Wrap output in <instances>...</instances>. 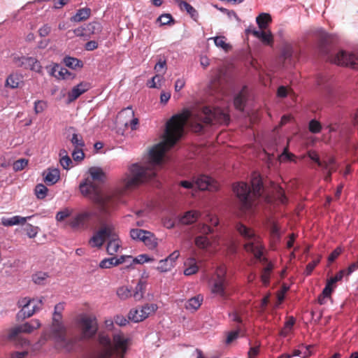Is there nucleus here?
<instances>
[{
  "instance_id": "44",
  "label": "nucleus",
  "mask_w": 358,
  "mask_h": 358,
  "mask_svg": "<svg viewBox=\"0 0 358 358\" xmlns=\"http://www.w3.org/2000/svg\"><path fill=\"white\" fill-rule=\"evenodd\" d=\"M34 191L36 197L39 199H43L47 196L48 189L43 184H38Z\"/></svg>"
},
{
  "instance_id": "55",
  "label": "nucleus",
  "mask_w": 358,
  "mask_h": 358,
  "mask_svg": "<svg viewBox=\"0 0 358 358\" xmlns=\"http://www.w3.org/2000/svg\"><path fill=\"white\" fill-rule=\"evenodd\" d=\"M157 21H159L162 25H166L173 21V17L171 14H162L157 18Z\"/></svg>"
},
{
  "instance_id": "19",
  "label": "nucleus",
  "mask_w": 358,
  "mask_h": 358,
  "mask_svg": "<svg viewBox=\"0 0 358 358\" xmlns=\"http://www.w3.org/2000/svg\"><path fill=\"white\" fill-rule=\"evenodd\" d=\"M23 83V76L17 72L11 73L6 78L5 87L10 89H16Z\"/></svg>"
},
{
  "instance_id": "53",
  "label": "nucleus",
  "mask_w": 358,
  "mask_h": 358,
  "mask_svg": "<svg viewBox=\"0 0 358 358\" xmlns=\"http://www.w3.org/2000/svg\"><path fill=\"white\" fill-rule=\"evenodd\" d=\"M345 273V270H341L338 273H337L336 274L335 276L330 278L327 280V282L334 286L337 282L342 280Z\"/></svg>"
},
{
  "instance_id": "54",
  "label": "nucleus",
  "mask_w": 358,
  "mask_h": 358,
  "mask_svg": "<svg viewBox=\"0 0 358 358\" xmlns=\"http://www.w3.org/2000/svg\"><path fill=\"white\" fill-rule=\"evenodd\" d=\"M33 303H34V299H31L29 298L24 297L22 299H20L18 301L17 306L19 308H21L22 309H23L25 307L31 306Z\"/></svg>"
},
{
  "instance_id": "39",
  "label": "nucleus",
  "mask_w": 358,
  "mask_h": 358,
  "mask_svg": "<svg viewBox=\"0 0 358 358\" xmlns=\"http://www.w3.org/2000/svg\"><path fill=\"white\" fill-rule=\"evenodd\" d=\"M117 294L122 300L127 299L133 296L131 289L125 286L119 287L117 290Z\"/></svg>"
},
{
  "instance_id": "2",
  "label": "nucleus",
  "mask_w": 358,
  "mask_h": 358,
  "mask_svg": "<svg viewBox=\"0 0 358 358\" xmlns=\"http://www.w3.org/2000/svg\"><path fill=\"white\" fill-rule=\"evenodd\" d=\"M81 194L88 197L96 206L97 212L87 208L83 210L68 220L67 224L73 230L85 229L90 221L96 217L101 220L115 210L119 203L120 194L117 192H103L98 186L89 179L79 185Z\"/></svg>"
},
{
  "instance_id": "7",
  "label": "nucleus",
  "mask_w": 358,
  "mask_h": 358,
  "mask_svg": "<svg viewBox=\"0 0 358 358\" xmlns=\"http://www.w3.org/2000/svg\"><path fill=\"white\" fill-rule=\"evenodd\" d=\"M226 273L225 266H219L209 281L211 292L222 299H225L227 296V287L228 284Z\"/></svg>"
},
{
  "instance_id": "27",
  "label": "nucleus",
  "mask_w": 358,
  "mask_h": 358,
  "mask_svg": "<svg viewBox=\"0 0 358 358\" xmlns=\"http://www.w3.org/2000/svg\"><path fill=\"white\" fill-rule=\"evenodd\" d=\"M185 265L186 266V268L184 271V274L186 275L195 274L199 270V266L194 258L187 259Z\"/></svg>"
},
{
  "instance_id": "15",
  "label": "nucleus",
  "mask_w": 358,
  "mask_h": 358,
  "mask_svg": "<svg viewBox=\"0 0 358 358\" xmlns=\"http://www.w3.org/2000/svg\"><path fill=\"white\" fill-rule=\"evenodd\" d=\"M199 231L201 235L195 238V245L200 249H206L211 244L210 241L206 235L213 232V229L206 224H202L199 227Z\"/></svg>"
},
{
  "instance_id": "60",
  "label": "nucleus",
  "mask_w": 358,
  "mask_h": 358,
  "mask_svg": "<svg viewBox=\"0 0 358 358\" xmlns=\"http://www.w3.org/2000/svg\"><path fill=\"white\" fill-rule=\"evenodd\" d=\"M153 259L150 258L146 255H140L134 259L133 262L136 264H143L145 262H148L152 261Z\"/></svg>"
},
{
  "instance_id": "22",
  "label": "nucleus",
  "mask_w": 358,
  "mask_h": 358,
  "mask_svg": "<svg viewBox=\"0 0 358 358\" xmlns=\"http://www.w3.org/2000/svg\"><path fill=\"white\" fill-rule=\"evenodd\" d=\"M32 216L21 217L20 215H15L12 217H2L1 222L4 227H11L17 224H24L27 220H29Z\"/></svg>"
},
{
  "instance_id": "36",
  "label": "nucleus",
  "mask_w": 358,
  "mask_h": 358,
  "mask_svg": "<svg viewBox=\"0 0 358 358\" xmlns=\"http://www.w3.org/2000/svg\"><path fill=\"white\" fill-rule=\"evenodd\" d=\"M272 269L273 265L269 263L262 271L261 280L264 285H268L269 284L270 275Z\"/></svg>"
},
{
  "instance_id": "58",
  "label": "nucleus",
  "mask_w": 358,
  "mask_h": 358,
  "mask_svg": "<svg viewBox=\"0 0 358 358\" xmlns=\"http://www.w3.org/2000/svg\"><path fill=\"white\" fill-rule=\"evenodd\" d=\"M276 196L281 203L285 204L287 202V198L285 196V192L282 187H279L278 188L276 192Z\"/></svg>"
},
{
  "instance_id": "57",
  "label": "nucleus",
  "mask_w": 358,
  "mask_h": 358,
  "mask_svg": "<svg viewBox=\"0 0 358 358\" xmlns=\"http://www.w3.org/2000/svg\"><path fill=\"white\" fill-rule=\"evenodd\" d=\"M72 157L75 161H81L85 157V154L82 148H75L72 153Z\"/></svg>"
},
{
  "instance_id": "12",
  "label": "nucleus",
  "mask_w": 358,
  "mask_h": 358,
  "mask_svg": "<svg viewBox=\"0 0 358 358\" xmlns=\"http://www.w3.org/2000/svg\"><path fill=\"white\" fill-rule=\"evenodd\" d=\"M157 308V305L145 304L141 307L132 308L128 313L129 320L134 322H139L146 319L150 314L155 313Z\"/></svg>"
},
{
  "instance_id": "26",
  "label": "nucleus",
  "mask_w": 358,
  "mask_h": 358,
  "mask_svg": "<svg viewBox=\"0 0 358 358\" xmlns=\"http://www.w3.org/2000/svg\"><path fill=\"white\" fill-rule=\"evenodd\" d=\"M199 216L200 213L199 211L189 210L181 217L180 222L184 224H190L196 222Z\"/></svg>"
},
{
  "instance_id": "45",
  "label": "nucleus",
  "mask_w": 358,
  "mask_h": 358,
  "mask_svg": "<svg viewBox=\"0 0 358 358\" xmlns=\"http://www.w3.org/2000/svg\"><path fill=\"white\" fill-rule=\"evenodd\" d=\"M177 2L181 10H186L192 16H194L196 13V10L187 1L178 0Z\"/></svg>"
},
{
  "instance_id": "13",
  "label": "nucleus",
  "mask_w": 358,
  "mask_h": 358,
  "mask_svg": "<svg viewBox=\"0 0 358 358\" xmlns=\"http://www.w3.org/2000/svg\"><path fill=\"white\" fill-rule=\"evenodd\" d=\"M13 63L16 67L30 69L37 73L42 71V66L40 62L34 57L25 56H13Z\"/></svg>"
},
{
  "instance_id": "30",
  "label": "nucleus",
  "mask_w": 358,
  "mask_h": 358,
  "mask_svg": "<svg viewBox=\"0 0 358 358\" xmlns=\"http://www.w3.org/2000/svg\"><path fill=\"white\" fill-rule=\"evenodd\" d=\"M215 45L220 48H222L225 52H229L231 49V45L227 43V38L224 36L213 37Z\"/></svg>"
},
{
  "instance_id": "51",
  "label": "nucleus",
  "mask_w": 358,
  "mask_h": 358,
  "mask_svg": "<svg viewBox=\"0 0 358 358\" xmlns=\"http://www.w3.org/2000/svg\"><path fill=\"white\" fill-rule=\"evenodd\" d=\"M320 259L321 256H319L317 259L313 260L311 262L307 264L305 270L306 275H310L312 273L316 266L320 263Z\"/></svg>"
},
{
  "instance_id": "35",
  "label": "nucleus",
  "mask_w": 358,
  "mask_h": 358,
  "mask_svg": "<svg viewBox=\"0 0 358 358\" xmlns=\"http://www.w3.org/2000/svg\"><path fill=\"white\" fill-rule=\"evenodd\" d=\"M64 61L66 66L73 69L81 68L83 66V62L77 58L66 57Z\"/></svg>"
},
{
  "instance_id": "52",
  "label": "nucleus",
  "mask_w": 358,
  "mask_h": 358,
  "mask_svg": "<svg viewBox=\"0 0 358 358\" xmlns=\"http://www.w3.org/2000/svg\"><path fill=\"white\" fill-rule=\"evenodd\" d=\"M28 164V160L26 159H20L13 163V169L15 171H20L24 169Z\"/></svg>"
},
{
  "instance_id": "10",
  "label": "nucleus",
  "mask_w": 358,
  "mask_h": 358,
  "mask_svg": "<svg viewBox=\"0 0 358 358\" xmlns=\"http://www.w3.org/2000/svg\"><path fill=\"white\" fill-rule=\"evenodd\" d=\"M55 348L62 352H70L80 348L87 337H53Z\"/></svg>"
},
{
  "instance_id": "5",
  "label": "nucleus",
  "mask_w": 358,
  "mask_h": 358,
  "mask_svg": "<svg viewBox=\"0 0 358 358\" xmlns=\"http://www.w3.org/2000/svg\"><path fill=\"white\" fill-rule=\"evenodd\" d=\"M329 36L325 32H322L320 36V52L327 55V59L336 65L350 66L358 69V55L341 50L336 53H330L327 45Z\"/></svg>"
},
{
  "instance_id": "40",
  "label": "nucleus",
  "mask_w": 358,
  "mask_h": 358,
  "mask_svg": "<svg viewBox=\"0 0 358 358\" xmlns=\"http://www.w3.org/2000/svg\"><path fill=\"white\" fill-rule=\"evenodd\" d=\"M35 313V310L31 309V306L25 307L23 309H21L17 315V317L18 320H24L25 318H28L31 317Z\"/></svg>"
},
{
  "instance_id": "16",
  "label": "nucleus",
  "mask_w": 358,
  "mask_h": 358,
  "mask_svg": "<svg viewBox=\"0 0 358 358\" xmlns=\"http://www.w3.org/2000/svg\"><path fill=\"white\" fill-rule=\"evenodd\" d=\"M195 186H196L201 190H210L214 191L217 189V182L206 175H201L199 176L194 182Z\"/></svg>"
},
{
  "instance_id": "46",
  "label": "nucleus",
  "mask_w": 358,
  "mask_h": 358,
  "mask_svg": "<svg viewBox=\"0 0 358 358\" xmlns=\"http://www.w3.org/2000/svg\"><path fill=\"white\" fill-rule=\"evenodd\" d=\"M48 275L45 272H38L33 275L32 280L35 284L43 285L47 279Z\"/></svg>"
},
{
  "instance_id": "25",
  "label": "nucleus",
  "mask_w": 358,
  "mask_h": 358,
  "mask_svg": "<svg viewBox=\"0 0 358 358\" xmlns=\"http://www.w3.org/2000/svg\"><path fill=\"white\" fill-rule=\"evenodd\" d=\"M203 300V296L198 294L189 299L185 303V308L191 311L196 310L201 305Z\"/></svg>"
},
{
  "instance_id": "48",
  "label": "nucleus",
  "mask_w": 358,
  "mask_h": 358,
  "mask_svg": "<svg viewBox=\"0 0 358 358\" xmlns=\"http://www.w3.org/2000/svg\"><path fill=\"white\" fill-rule=\"evenodd\" d=\"M59 69V70L58 71V74L55 75V77H57L58 78H62V79H66L69 76H71V73L69 72V71L66 69L59 68V66H56L53 69L54 73H56Z\"/></svg>"
},
{
  "instance_id": "38",
  "label": "nucleus",
  "mask_w": 358,
  "mask_h": 358,
  "mask_svg": "<svg viewBox=\"0 0 358 358\" xmlns=\"http://www.w3.org/2000/svg\"><path fill=\"white\" fill-rule=\"evenodd\" d=\"M173 268V264L170 262L166 258L159 262L157 269L160 272H167Z\"/></svg>"
},
{
  "instance_id": "31",
  "label": "nucleus",
  "mask_w": 358,
  "mask_h": 358,
  "mask_svg": "<svg viewBox=\"0 0 358 358\" xmlns=\"http://www.w3.org/2000/svg\"><path fill=\"white\" fill-rule=\"evenodd\" d=\"M145 282L141 280L138 281L133 293V297L136 301H139L143 297V294L145 291Z\"/></svg>"
},
{
  "instance_id": "11",
  "label": "nucleus",
  "mask_w": 358,
  "mask_h": 358,
  "mask_svg": "<svg viewBox=\"0 0 358 358\" xmlns=\"http://www.w3.org/2000/svg\"><path fill=\"white\" fill-rule=\"evenodd\" d=\"M114 235V226L112 224H102L100 229L90 239L89 243L93 248H100L106 238Z\"/></svg>"
},
{
  "instance_id": "61",
  "label": "nucleus",
  "mask_w": 358,
  "mask_h": 358,
  "mask_svg": "<svg viewBox=\"0 0 358 358\" xmlns=\"http://www.w3.org/2000/svg\"><path fill=\"white\" fill-rule=\"evenodd\" d=\"M294 155L288 152V148H285L283 152L280 155L279 159L281 162L285 160H292Z\"/></svg>"
},
{
  "instance_id": "43",
  "label": "nucleus",
  "mask_w": 358,
  "mask_h": 358,
  "mask_svg": "<svg viewBox=\"0 0 358 358\" xmlns=\"http://www.w3.org/2000/svg\"><path fill=\"white\" fill-rule=\"evenodd\" d=\"M117 266L116 257L105 258L99 263V267L101 268H110Z\"/></svg>"
},
{
  "instance_id": "24",
  "label": "nucleus",
  "mask_w": 358,
  "mask_h": 358,
  "mask_svg": "<svg viewBox=\"0 0 358 358\" xmlns=\"http://www.w3.org/2000/svg\"><path fill=\"white\" fill-rule=\"evenodd\" d=\"M252 34L259 38L261 41L266 45H271L273 43V36L269 31H264V29H262L259 31L254 30L252 31Z\"/></svg>"
},
{
  "instance_id": "17",
  "label": "nucleus",
  "mask_w": 358,
  "mask_h": 358,
  "mask_svg": "<svg viewBox=\"0 0 358 358\" xmlns=\"http://www.w3.org/2000/svg\"><path fill=\"white\" fill-rule=\"evenodd\" d=\"M90 84L86 82H82L75 86L68 94L69 102H73L76 100L81 94L89 90Z\"/></svg>"
},
{
  "instance_id": "42",
  "label": "nucleus",
  "mask_w": 358,
  "mask_h": 358,
  "mask_svg": "<svg viewBox=\"0 0 358 358\" xmlns=\"http://www.w3.org/2000/svg\"><path fill=\"white\" fill-rule=\"evenodd\" d=\"M24 231L26 232V234L29 238H33L37 236L39 228L38 227L33 226L31 224H27L24 227Z\"/></svg>"
},
{
  "instance_id": "3",
  "label": "nucleus",
  "mask_w": 358,
  "mask_h": 358,
  "mask_svg": "<svg viewBox=\"0 0 358 358\" xmlns=\"http://www.w3.org/2000/svg\"><path fill=\"white\" fill-rule=\"evenodd\" d=\"M127 348L124 337H99V345L90 358H110L112 355L123 358Z\"/></svg>"
},
{
  "instance_id": "9",
  "label": "nucleus",
  "mask_w": 358,
  "mask_h": 358,
  "mask_svg": "<svg viewBox=\"0 0 358 358\" xmlns=\"http://www.w3.org/2000/svg\"><path fill=\"white\" fill-rule=\"evenodd\" d=\"M8 341L18 348L36 351L41 349L46 341L45 337H8Z\"/></svg>"
},
{
  "instance_id": "4",
  "label": "nucleus",
  "mask_w": 358,
  "mask_h": 358,
  "mask_svg": "<svg viewBox=\"0 0 358 358\" xmlns=\"http://www.w3.org/2000/svg\"><path fill=\"white\" fill-rule=\"evenodd\" d=\"M251 186L244 182H238L234 186V192L239 200L242 210L250 209L254 200L261 196L263 184L259 176L252 178Z\"/></svg>"
},
{
  "instance_id": "59",
  "label": "nucleus",
  "mask_w": 358,
  "mask_h": 358,
  "mask_svg": "<svg viewBox=\"0 0 358 358\" xmlns=\"http://www.w3.org/2000/svg\"><path fill=\"white\" fill-rule=\"evenodd\" d=\"M46 108V103L43 101H37L34 103V111L36 114L42 113Z\"/></svg>"
},
{
  "instance_id": "18",
  "label": "nucleus",
  "mask_w": 358,
  "mask_h": 358,
  "mask_svg": "<svg viewBox=\"0 0 358 358\" xmlns=\"http://www.w3.org/2000/svg\"><path fill=\"white\" fill-rule=\"evenodd\" d=\"M248 88L246 86H244L242 90L235 96L234 104L237 110L240 111H243L244 110L245 103L248 100Z\"/></svg>"
},
{
  "instance_id": "64",
  "label": "nucleus",
  "mask_w": 358,
  "mask_h": 358,
  "mask_svg": "<svg viewBox=\"0 0 358 358\" xmlns=\"http://www.w3.org/2000/svg\"><path fill=\"white\" fill-rule=\"evenodd\" d=\"M51 31V27L48 24H44L38 29L40 36L45 37L48 36Z\"/></svg>"
},
{
  "instance_id": "41",
  "label": "nucleus",
  "mask_w": 358,
  "mask_h": 358,
  "mask_svg": "<svg viewBox=\"0 0 358 358\" xmlns=\"http://www.w3.org/2000/svg\"><path fill=\"white\" fill-rule=\"evenodd\" d=\"M73 212V210L69 208H65L64 209L59 211L56 214V220L58 222H62L66 218L70 217Z\"/></svg>"
},
{
  "instance_id": "34",
  "label": "nucleus",
  "mask_w": 358,
  "mask_h": 358,
  "mask_svg": "<svg viewBox=\"0 0 358 358\" xmlns=\"http://www.w3.org/2000/svg\"><path fill=\"white\" fill-rule=\"evenodd\" d=\"M143 242L150 249H154L157 245V238L155 237V235L149 231L148 233H145Z\"/></svg>"
},
{
  "instance_id": "29",
  "label": "nucleus",
  "mask_w": 358,
  "mask_h": 358,
  "mask_svg": "<svg viewBox=\"0 0 358 358\" xmlns=\"http://www.w3.org/2000/svg\"><path fill=\"white\" fill-rule=\"evenodd\" d=\"M89 173L93 180L103 182L106 174L99 167L93 166L89 169Z\"/></svg>"
},
{
  "instance_id": "32",
  "label": "nucleus",
  "mask_w": 358,
  "mask_h": 358,
  "mask_svg": "<svg viewBox=\"0 0 358 358\" xmlns=\"http://www.w3.org/2000/svg\"><path fill=\"white\" fill-rule=\"evenodd\" d=\"M256 22L261 30L265 29L268 23L271 22V17L268 13H261L257 17Z\"/></svg>"
},
{
  "instance_id": "33",
  "label": "nucleus",
  "mask_w": 358,
  "mask_h": 358,
  "mask_svg": "<svg viewBox=\"0 0 358 358\" xmlns=\"http://www.w3.org/2000/svg\"><path fill=\"white\" fill-rule=\"evenodd\" d=\"M249 345L250 348L248 352V358H255L259 355L261 343L257 340L255 341H250Z\"/></svg>"
},
{
  "instance_id": "47",
  "label": "nucleus",
  "mask_w": 358,
  "mask_h": 358,
  "mask_svg": "<svg viewBox=\"0 0 358 358\" xmlns=\"http://www.w3.org/2000/svg\"><path fill=\"white\" fill-rule=\"evenodd\" d=\"M309 130L313 134H318L321 131L322 125L320 122L316 120H312L308 124Z\"/></svg>"
},
{
  "instance_id": "6",
  "label": "nucleus",
  "mask_w": 358,
  "mask_h": 358,
  "mask_svg": "<svg viewBox=\"0 0 358 358\" xmlns=\"http://www.w3.org/2000/svg\"><path fill=\"white\" fill-rule=\"evenodd\" d=\"M235 229L244 240V250L247 252L253 254L254 257L259 261L266 260L262 258L264 247L260 236L252 228L241 222L236 223Z\"/></svg>"
},
{
  "instance_id": "62",
  "label": "nucleus",
  "mask_w": 358,
  "mask_h": 358,
  "mask_svg": "<svg viewBox=\"0 0 358 358\" xmlns=\"http://www.w3.org/2000/svg\"><path fill=\"white\" fill-rule=\"evenodd\" d=\"M60 164L64 169H69L72 161L69 156H62L60 159Z\"/></svg>"
},
{
  "instance_id": "1",
  "label": "nucleus",
  "mask_w": 358,
  "mask_h": 358,
  "mask_svg": "<svg viewBox=\"0 0 358 358\" xmlns=\"http://www.w3.org/2000/svg\"><path fill=\"white\" fill-rule=\"evenodd\" d=\"M190 118L198 122L199 131L203 128L201 123L228 124L230 120L228 110L218 107L205 106L199 114H194L188 110H185L181 113L173 115L166 123L162 141L154 145L150 150L149 164L144 166L136 163L130 166L129 174L127 175L124 180L125 188H135L155 177V166L162 162L165 152L180 140L183 134L184 127Z\"/></svg>"
},
{
  "instance_id": "21",
  "label": "nucleus",
  "mask_w": 358,
  "mask_h": 358,
  "mask_svg": "<svg viewBox=\"0 0 358 358\" xmlns=\"http://www.w3.org/2000/svg\"><path fill=\"white\" fill-rule=\"evenodd\" d=\"M121 247V241L114 230V235L109 237V241L107 244L106 250L108 255H114L117 252L119 248Z\"/></svg>"
},
{
  "instance_id": "63",
  "label": "nucleus",
  "mask_w": 358,
  "mask_h": 358,
  "mask_svg": "<svg viewBox=\"0 0 358 358\" xmlns=\"http://www.w3.org/2000/svg\"><path fill=\"white\" fill-rule=\"evenodd\" d=\"M337 165L334 166H331L330 169H327L325 170L327 171L325 176H324V180L329 182H331V175L334 172H336V170H337Z\"/></svg>"
},
{
  "instance_id": "28",
  "label": "nucleus",
  "mask_w": 358,
  "mask_h": 358,
  "mask_svg": "<svg viewBox=\"0 0 358 358\" xmlns=\"http://www.w3.org/2000/svg\"><path fill=\"white\" fill-rule=\"evenodd\" d=\"M91 14V10L87 8L79 9L76 14L71 17V21L81 22L89 18Z\"/></svg>"
},
{
  "instance_id": "49",
  "label": "nucleus",
  "mask_w": 358,
  "mask_h": 358,
  "mask_svg": "<svg viewBox=\"0 0 358 358\" xmlns=\"http://www.w3.org/2000/svg\"><path fill=\"white\" fill-rule=\"evenodd\" d=\"M319 166H321L324 170H327L330 169L331 166H334L336 165V159L334 157H329L327 159L320 161V164H317Z\"/></svg>"
},
{
  "instance_id": "23",
  "label": "nucleus",
  "mask_w": 358,
  "mask_h": 358,
  "mask_svg": "<svg viewBox=\"0 0 358 358\" xmlns=\"http://www.w3.org/2000/svg\"><path fill=\"white\" fill-rule=\"evenodd\" d=\"M43 176L45 182L52 185L59 180L60 172L57 169H48L47 171L43 172Z\"/></svg>"
},
{
  "instance_id": "56",
  "label": "nucleus",
  "mask_w": 358,
  "mask_h": 358,
  "mask_svg": "<svg viewBox=\"0 0 358 358\" xmlns=\"http://www.w3.org/2000/svg\"><path fill=\"white\" fill-rule=\"evenodd\" d=\"M295 324V319L293 317L288 318L286 321L283 329V334H287L289 333V331L292 329V327Z\"/></svg>"
},
{
  "instance_id": "37",
  "label": "nucleus",
  "mask_w": 358,
  "mask_h": 358,
  "mask_svg": "<svg viewBox=\"0 0 358 358\" xmlns=\"http://www.w3.org/2000/svg\"><path fill=\"white\" fill-rule=\"evenodd\" d=\"M148 231L140 229H132L130 231V236L134 240L143 242L145 233H148Z\"/></svg>"
},
{
  "instance_id": "20",
  "label": "nucleus",
  "mask_w": 358,
  "mask_h": 358,
  "mask_svg": "<svg viewBox=\"0 0 358 358\" xmlns=\"http://www.w3.org/2000/svg\"><path fill=\"white\" fill-rule=\"evenodd\" d=\"M52 330L55 334H65L66 333V327L62 321V316L58 314L52 315Z\"/></svg>"
},
{
  "instance_id": "14",
  "label": "nucleus",
  "mask_w": 358,
  "mask_h": 358,
  "mask_svg": "<svg viewBox=\"0 0 358 358\" xmlns=\"http://www.w3.org/2000/svg\"><path fill=\"white\" fill-rule=\"evenodd\" d=\"M41 327L38 320H31L29 322L15 325L10 328L7 336H18L20 334H31L35 329Z\"/></svg>"
},
{
  "instance_id": "8",
  "label": "nucleus",
  "mask_w": 358,
  "mask_h": 358,
  "mask_svg": "<svg viewBox=\"0 0 358 358\" xmlns=\"http://www.w3.org/2000/svg\"><path fill=\"white\" fill-rule=\"evenodd\" d=\"M75 322L85 336H96L98 332V321L94 315L81 313L76 317Z\"/></svg>"
},
{
  "instance_id": "50",
  "label": "nucleus",
  "mask_w": 358,
  "mask_h": 358,
  "mask_svg": "<svg viewBox=\"0 0 358 358\" xmlns=\"http://www.w3.org/2000/svg\"><path fill=\"white\" fill-rule=\"evenodd\" d=\"M71 141L73 145H75L76 148H82L85 146V143L83 140V138L80 135L77 134H73L72 136V138Z\"/></svg>"
}]
</instances>
